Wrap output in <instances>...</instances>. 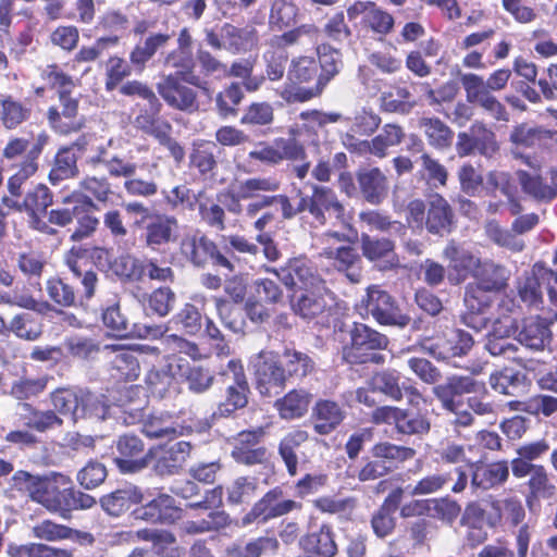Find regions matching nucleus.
<instances>
[{
    "instance_id": "f257e3e1",
    "label": "nucleus",
    "mask_w": 557,
    "mask_h": 557,
    "mask_svg": "<svg viewBox=\"0 0 557 557\" xmlns=\"http://www.w3.org/2000/svg\"><path fill=\"white\" fill-rule=\"evenodd\" d=\"M344 66L339 49L330 44L315 47V57L296 55L287 70V85L282 94L287 102H307L322 96Z\"/></svg>"
},
{
    "instance_id": "f03ea898",
    "label": "nucleus",
    "mask_w": 557,
    "mask_h": 557,
    "mask_svg": "<svg viewBox=\"0 0 557 557\" xmlns=\"http://www.w3.org/2000/svg\"><path fill=\"white\" fill-rule=\"evenodd\" d=\"M79 191H73L63 198V207L50 210V220L55 226L65 227L76 222L70 238L79 242L90 237L99 226V219L94 214L98 203L108 205L114 195L107 176L86 175L79 182Z\"/></svg>"
},
{
    "instance_id": "7ed1b4c3",
    "label": "nucleus",
    "mask_w": 557,
    "mask_h": 557,
    "mask_svg": "<svg viewBox=\"0 0 557 557\" xmlns=\"http://www.w3.org/2000/svg\"><path fill=\"white\" fill-rule=\"evenodd\" d=\"M48 512L70 520L75 511L91 509L97 500L76 488L72 479L61 472H50L37 503Z\"/></svg>"
},
{
    "instance_id": "20e7f679",
    "label": "nucleus",
    "mask_w": 557,
    "mask_h": 557,
    "mask_svg": "<svg viewBox=\"0 0 557 557\" xmlns=\"http://www.w3.org/2000/svg\"><path fill=\"white\" fill-rule=\"evenodd\" d=\"M48 136L39 134L34 144L21 136H11L2 149V158L8 161L22 160L16 164V171L8 180V190L11 197H21L25 183L39 169V158L47 144Z\"/></svg>"
},
{
    "instance_id": "39448f33",
    "label": "nucleus",
    "mask_w": 557,
    "mask_h": 557,
    "mask_svg": "<svg viewBox=\"0 0 557 557\" xmlns=\"http://www.w3.org/2000/svg\"><path fill=\"white\" fill-rule=\"evenodd\" d=\"M66 264L76 278H81L83 290L76 293L74 286L66 282L65 278L50 277L47 281L46 289L51 301L60 307H77L90 300L96 293L98 284V275L92 270L84 268L86 262L78 253H74V248L71 249V255L66 259Z\"/></svg>"
},
{
    "instance_id": "423d86ee",
    "label": "nucleus",
    "mask_w": 557,
    "mask_h": 557,
    "mask_svg": "<svg viewBox=\"0 0 557 557\" xmlns=\"http://www.w3.org/2000/svg\"><path fill=\"white\" fill-rule=\"evenodd\" d=\"M406 222L414 230H426L429 234L442 237L451 233L455 213L442 195L434 194L426 202L422 199L409 201L406 208Z\"/></svg>"
},
{
    "instance_id": "0eeeda50",
    "label": "nucleus",
    "mask_w": 557,
    "mask_h": 557,
    "mask_svg": "<svg viewBox=\"0 0 557 557\" xmlns=\"http://www.w3.org/2000/svg\"><path fill=\"white\" fill-rule=\"evenodd\" d=\"M349 342L342 348L343 360L350 366L383 364L389 338L384 333L362 322H352L348 331Z\"/></svg>"
},
{
    "instance_id": "6e6552de",
    "label": "nucleus",
    "mask_w": 557,
    "mask_h": 557,
    "mask_svg": "<svg viewBox=\"0 0 557 557\" xmlns=\"http://www.w3.org/2000/svg\"><path fill=\"white\" fill-rule=\"evenodd\" d=\"M198 90L210 95L209 82L201 76L165 75L157 84V91L172 109L195 113L200 109Z\"/></svg>"
},
{
    "instance_id": "1a4fd4ad",
    "label": "nucleus",
    "mask_w": 557,
    "mask_h": 557,
    "mask_svg": "<svg viewBox=\"0 0 557 557\" xmlns=\"http://www.w3.org/2000/svg\"><path fill=\"white\" fill-rule=\"evenodd\" d=\"M327 296L324 283L295 290L289 297L290 309L306 322H313L322 329L335 327L337 311Z\"/></svg>"
},
{
    "instance_id": "9d476101",
    "label": "nucleus",
    "mask_w": 557,
    "mask_h": 557,
    "mask_svg": "<svg viewBox=\"0 0 557 557\" xmlns=\"http://www.w3.org/2000/svg\"><path fill=\"white\" fill-rule=\"evenodd\" d=\"M11 207L27 215L28 227L50 237H58L60 232L53 227L48 208L53 203V193L45 184H36L25 195L13 197Z\"/></svg>"
},
{
    "instance_id": "9b49d317",
    "label": "nucleus",
    "mask_w": 557,
    "mask_h": 557,
    "mask_svg": "<svg viewBox=\"0 0 557 557\" xmlns=\"http://www.w3.org/2000/svg\"><path fill=\"white\" fill-rule=\"evenodd\" d=\"M347 17L357 34L383 41L395 29V17L374 1H355L347 8Z\"/></svg>"
},
{
    "instance_id": "f8f14e48",
    "label": "nucleus",
    "mask_w": 557,
    "mask_h": 557,
    "mask_svg": "<svg viewBox=\"0 0 557 557\" xmlns=\"http://www.w3.org/2000/svg\"><path fill=\"white\" fill-rule=\"evenodd\" d=\"M356 308L363 319L372 317L383 326L404 329L411 321V318L403 312L395 297L379 285L369 286Z\"/></svg>"
},
{
    "instance_id": "ddd939ff",
    "label": "nucleus",
    "mask_w": 557,
    "mask_h": 557,
    "mask_svg": "<svg viewBox=\"0 0 557 557\" xmlns=\"http://www.w3.org/2000/svg\"><path fill=\"white\" fill-rule=\"evenodd\" d=\"M248 156L251 160L268 165H278L285 160L298 162L292 166V172L301 181L307 177L311 165L305 146L296 138L277 137L272 145L265 144L259 150L250 151Z\"/></svg>"
},
{
    "instance_id": "4468645a",
    "label": "nucleus",
    "mask_w": 557,
    "mask_h": 557,
    "mask_svg": "<svg viewBox=\"0 0 557 557\" xmlns=\"http://www.w3.org/2000/svg\"><path fill=\"white\" fill-rule=\"evenodd\" d=\"M321 242L324 245L321 256L350 283H359L362 277V261L356 248L350 245L335 246L337 243L348 242V237L341 232L327 231L322 235Z\"/></svg>"
},
{
    "instance_id": "2eb2a0df",
    "label": "nucleus",
    "mask_w": 557,
    "mask_h": 557,
    "mask_svg": "<svg viewBox=\"0 0 557 557\" xmlns=\"http://www.w3.org/2000/svg\"><path fill=\"white\" fill-rule=\"evenodd\" d=\"M305 213L314 226H325L327 223H343L346 220V209L333 188L312 184L311 193L304 191Z\"/></svg>"
},
{
    "instance_id": "dca6fc26",
    "label": "nucleus",
    "mask_w": 557,
    "mask_h": 557,
    "mask_svg": "<svg viewBox=\"0 0 557 557\" xmlns=\"http://www.w3.org/2000/svg\"><path fill=\"white\" fill-rule=\"evenodd\" d=\"M182 256L194 267L205 268L209 262L216 268L234 272L235 265L227 256L230 249L222 252L218 245L206 234L195 232L186 234L180 243Z\"/></svg>"
},
{
    "instance_id": "f3484780",
    "label": "nucleus",
    "mask_w": 557,
    "mask_h": 557,
    "mask_svg": "<svg viewBox=\"0 0 557 557\" xmlns=\"http://www.w3.org/2000/svg\"><path fill=\"white\" fill-rule=\"evenodd\" d=\"M251 366L255 388L261 397H273L284 391L288 380L278 352L260 350Z\"/></svg>"
},
{
    "instance_id": "a211bd4d",
    "label": "nucleus",
    "mask_w": 557,
    "mask_h": 557,
    "mask_svg": "<svg viewBox=\"0 0 557 557\" xmlns=\"http://www.w3.org/2000/svg\"><path fill=\"white\" fill-rule=\"evenodd\" d=\"M301 509L302 504L300 502L286 498L284 490L281 486H274L255 502L250 510L242 517L240 525L248 527L252 523L265 524Z\"/></svg>"
},
{
    "instance_id": "6ab92c4d",
    "label": "nucleus",
    "mask_w": 557,
    "mask_h": 557,
    "mask_svg": "<svg viewBox=\"0 0 557 557\" xmlns=\"http://www.w3.org/2000/svg\"><path fill=\"white\" fill-rule=\"evenodd\" d=\"M188 361L176 354L164 357V364L152 367L145 376V384L152 397L165 398L177 395L181 391L183 372Z\"/></svg>"
},
{
    "instance_id": "aec40b11",
    "label": "nucleus",
    "mask_w": 557,
    "mask_h": 557,
    "mask_svg": "<svg viewBox=\"0 0 557 557\" xmlns=\"http://www.w3.org/2000/svg\"><path fill=\"white\" fill-rule=\"evenodd\" d=\"M113 463L122 474H135L145 470L152 460L151 449H147L140 436L124 433L112 446Z\"/></svg>"
},
{
    "instance_id": "412c9836",
    "label": "nucleus",
    "mask_w": 557,
    "mask_h": 557,
    "mask_svg": "<svg viewBox=\"0 0 557 557\" xmlns=\"http://www.w3.org/2000/svg\"><path fill=\"white\" fill-rule=\"evenodd\" d=\"M22 407L28 411V414L22 418L26 430H12L5 435V441L12 445L33 447L39 441L32 431L46 433L63 425L62 418L53 410H39L28 403H23Z\"/></svg>"
},
{
    "instance_id": "4be33fe9",
    "label": "nucleus",
    "mask_w": 557,
    "mask_h": 557,
    "mask_svg": "<svg viewBox=\"0 0 557 557\" xmlns=\"http://www.w3.org/2000/svg\"><path fill=\"white\" fill-rule=\"evenodd\" d=\"M265 428L257 426L238 432L234 437L231 456L239 465L252 467L264 465L270 459V451L264 444Z\"/></svg>"
},
{
    "instance_id": "5701e85b",
    "label": "nucleus",
    "mask_w": 557,
    "mask_h": 557,
    "mask_svg": "<svg viewBox=\"0 0 557 557\" xmlns=\"http://www.w3.org/2000/svg\"><path fill=\"white\" fill-rule=\"evenodd\" d=\"M484 382H479L469 375L453 374L445 382L433 386L432 393L441 403L443 409L457 412L462 405L461 397L471 393H486Z\"/></svg>"
},
{
    "instance_id": "b1692460",
    "label": "nucleus",
    "mask_w": 557,
    "mask_h": 557,
    "mask_svg": "<svg viewBox=\"0 0 557 557\" xmlns=\"http://www.w3.org/2000/svg\"><path fill=\"white\" fill-rule=\"evenodd\" d=\"M132 515L135 520H141L150 524L172 525L184 517V509L175 498L166 493H158L145 504H139Z\"/></svg>"
},
{
    "instance_id": "393cba45",
    "label": "nucleus",
    "mask_w": 557,
    "mask_h": 557,
    "mask_svg": "<svg viewBox=\"0 0 557 557\" xmlns=\"http://www.w3.org/2000/svg\"><path fill=\"white\" fill-rule=\"evenodd\" d=\"M140 228L145 246L153 251H159L176 240L180 223L175 215L154 211Z\"/></svg>"
},
{
    "instance_id": "a878e982",
    "label": "nucleus",
    "mask_w": 557,
    "mask_h": 557,
    "mask_svg": "<svg viewBox=\"0 0 557 557\" xmlns=\"http://www.w3.org/2000/svg\"><path fill=\"white\" fill-rule=\"evenodd\" d=\"M275 274L287 288H308L324 283L312 261L306 256L294 257L280 269L267 270Z\"/></svg>"
},
{
    "instance_id": "bb28decb",
    "label": "nucleus",
    "mask_w": 557,
    "mask_h": 557,
    "mask_svg": "<svg viewBox=\"0 0 557 557\" xmlns=\"http://www.w3.org/2000/svg\"><path fill=\"white\" fill-rule=\"evenodd\" d=\"M442 256L447 262V282L458 286L473 273L479 259L471 250L455 239H450L443 249Z\"/></svg>"
},
{
    "instance_id": "cd10ccee",
    "label": "nucleus",
    "mask_w": 557,
    "mask_h": 557,
    "mask_svg": "<svg viewBox=\"0 0 557 557\" xmlns=\"http://www.w3.org/2000/svg\"><path fill=\"white\" fill-rule=\"evenodd\" d=\"M61 110L51 106L47 110V121L50 128L59 135L78 133L85 127V119L78 116L79 101L72 95L59 99Z\"/></svg>"
},
{
    "instance_id": "c85d7f7f",
    "label": "nucleus",
    "mask_w": 557,
    "mask_h": 557,
    "mask_svg": "<svg viewBox=\"0 0 557 557\" xmlns=\"http://www.w3.org/2000/svg\"><path fill=\"white\" fill-rule=\"evenodd\" d=\"M512 475L517 480L529 476L525 482L527 493L524 500L530 511L539 509L542 499H552L557 494V487L550 481L549 473L545 466H540V468H534L531 471H518L512 473Z\"/></svg>"
},
{
    "instance_id": "c756f323",
    "label": "nucleus",
    "mask_w": 557,
    "mask_h": 557,
    "mask_svg": "<svg viewBox=\"0 0 557 557\" xmlns=\"http://www.w3.org/2000/svg\"><path fill=\"white\" fill-rule=\"evenodd\" d=\"M335 536L333 527L329 523L309 529L298 541L297 557H335L338 552Z\"/></svg>"
},
{
    "instance_id": "7c9ffc66",
    "label": "nucleus",
    "mask_w": 557,
    "mask_h": 557,
    "mask_svg": "<svg viewBox=\"0 0 557 557\" xmlns=\"http://www.w3.org/2000/svg\"><path fill=\"white\" fill-rule=\"evenodd\" d=\"M110 358L109 377L115 384H127L139 377L140 364L136 351L131 347L120 345H106Z\"/></svg>"
},
{
    "instance_id": "2f4dec72",
    "label": "nucleus",
    "mask_w": 557,
    "mask_h": 557,
    "mask_svg": "<svg viewBox=\"0 0 557 557\" xmlns=\"http://www.w3.org/2000/svg\"><path fill=\"white\" fill-rule=\"evenodd\" d=\"M453 474L456 480L450 486L455 494L462 493L468 486V473L461 466L455 467L447 471H437L421 478L411 490V495H429L434 494L446 487L453 481Z\"/></svg>"
},
{
    "instance_id": "473e14b6",
    "label": "nucleus",
    "mask_w": 557,
    "mask_h": 557,
    "mask_svg": "<svg viewBox=\"0 0 557 557\" xmlns=\"http://www.w3.org/2000/svg\"><path fill=\"white\" fill-rule=\"evenodd\" d=\"M510 462L506 459L492 462L474 461L470 463L471 485L474 488L488 491L504 485L510 473Z\"/></svg>"
},
{
    "instance_id": "72a5a7b5",
    "label": "nucleus",
    "mask_w": 557,
    "mask_h": 557,
    "mask_svg": "<svg viewBox=\"0 0 557 557\" xmlns=\"http://www.w3.org/2000/svg\"><path fill=\"white\" fill-rule=\"evenodd\" d=\"M395 242L388 237H373L361 234L362 256L370 262L379 264L381 270H392L399 265V258L395 252Z\"/></svg>"
},
{
    "instance_id": "f704fd0d",
    "label": "nucleus",
    "mask_w": 557,
    "mask_h": 557,
    "mask_svg": "<svg viewBox=\"0 0 557 557\" xmlns=\"http://www.w3.org/2000/svg\"><path fill=\"white\" fill-rule=\"evenodd\" d=\"M53 411L59 416H71L74 421L83 418L87 408V394L76 386L58 387L50 395Z\"/></svg>"
},
{
    "instance_id": "c9c22d12",
    "label": "nucleus",
    "mask_w": 557,
    "mask_h": 557,
    "mask_svg": "<svg viewBox=\"0 0 557 557\" xmlns=\"http://www.w3.org/2000/svg\"><path fill=\"white\" fill-rule=\"evenodd\" d=\"M34 115L27 99H21L9 92H0V125L5 131H15L29 122Z\"/></svg>"
},
{
    "instance_id": "e433bc0d",
    "label": "nucleus",
    "mask_w": 557,
    "mask_h": 557,
    "mask_svg": "<svg viewBox=\"0 0 557 557\" xmlns=\"http://www.w3.org/2000/svg\"><path fill=\"white\" fill-rule=\"evenodd\" d=\"M343 407L332 399H318L311 408L310 421L319 435H329L345 420Z\"/></svg>"
},
{
    "instance_id": "4c0bfd02",
    "label": "nucleus",
    "mask_w": 557,
    "mask_h": 557,
    "mask_svg": "<svg viewBox=\"0 0 557 557\" xmlns=\"http://www.w3.org/2000/svg\"><path fill=\"white\" fill-rule=\"evenodd\" d=\"M163 104L159 98L141 108L134 119V126L141 133L160 140L172 133V124L162 115Z\"/></svg>"
},
{
    "instance_id": "58836bf2",
    "label": "nucleus",
    "mask_w": 557,
    "mask_h": 557,
    "mask_svg": "<svg viewBox=\"0 0 557 557\" xmlns=\"http://www.w3.org/2000/svg\"><path fill=\"white\" fill-rule=\"evenodd\" d=\"M510 141L516 147L557 151V131L529 127L528 124L521 123L512 128Z\"/></svg>"
},
{
    "instance_id": "ea45409f",
    "label": "nucleus",
    "mask_w": 557,
    "mask_h": 557,
    "mask_svg": "<svg viewBox=\"0 0 557 557\" xmlns=\"http://www.w3.org/2000/svg\"><path fill=\"white\" fill-rule=\"evenodd\" d=\"M404 494L405 491L401 486L395 487L388 493L382 505L372 515L371 527L377 537L383 539L393 533L396 525V520L393 515L399 508Z\"/></svg>"
},
{
    "instance_id": "a19ab883",
    "label": "nucleus",
    "mask_w": 557,
    "mask_h": 557,
    "mask_svg": "<svg viewBox=\"0 0 557 557\" xmlns=\"http://www.w3.org/2000/svg\"><path fill=\"white\" fill-rule=\"evenodd\" d=\"M357 182L363 199L374 206L383 202L388 194V180L379 168L361 169Z\"/></svg>"
},
{
    "instance_id": "79ce46f5",
    "label": "nucleus",
    "mask_w": 557,
    "mask_h": 557,
    "mask_svg": "<svg viewBox=\"0 0 557 557\" xmlns=\"http://www.w3.org/2000/svg\"><path fill=\"white\" fill-rule=\"evenodd\" d=\"M144 502V493L140 487L128 484L100 497L101 508L112 517H120L133 505Z\"/></svg>"
},
{
    "instance_id": "37998d69",
    "label": "nucleus",
    "mask_w": 557,
    "mask_h": 557,
    "mask_svg": "<svg viewBox=\"0 0 557 557\" xmlns=\"http://www.w3.org/2000/svg\"><path fill=\"white\" fill-rule=\"evenodd\" d=\"M550 324L552 322L541 317L524 318L517 339L530 349L543 350L552 341Z\"/></svg>"
},
{
    "instance_id": "c03bdc74",
    "label": "nucleus",
    "mask_w": 557,
    "mask_h": 557,
    "mask_svg": "<svg viewBox=\"0 0 557 557\" xmlns=\"http://www.w3.org/2000/svg\"><path fill=\"white\" fill-rule=\"evenodd\" d=\"M216 150L218 146L214 141L195 140L189 153V166L195 169L205 180L212 178L219 166Z\"/></svg>"
},
{
    "instance_id": "a18cd8bd",
    "label": "nucleus",
    "mask_w": 557,
    "mask_h": 557,
    "mask_svg": "<svg viewBox=\"0 0 557 557\" xmlns=\"http://www.w3.org/2000/svg\"><path fill=\"white\" fill-rule=\"evenodd\" d=\"M313 395L306 388H293L277 398L274 408L284 420L302 418L309 410Z\"/></svg>"
},
{
    "instance_id": "49530a36",
    "label": "nucleus",
    "mask_w": 557,
    "mask_h": 557,
    "mask_svg": "<svg viewBox=\"0 0 557 557\" xmlns=\"http://www.w3.org/2000/svg\"><path fill=\"white\" fill-rule=\"evenodd\" d=\"M224 50L232 54L246 53L258 46V32L253 27H238L224 23L221 27Z\"/></svg>"
},
{
    "instance_id": "de8ad7c7",
    "label": "nucleus",
    "mask_w": 557,
    "mask_h": 557,
    "mask_svg": "<svg viewBox=\"0 0 557 557\" xmlns=\"http://www.w3.org/2000/svg\"><path fill=\"white\" fill-rule=\"evenodd\" d=\"M467 101L478 106L485 115L495 122H509L510 114L505 104L496 96L488 92L482 85L476 89L463 88Z\"/></svg>"
},
{
    "instance_id": "09e8293b",
    "label": "nucleus",
    "mask_w": 557,
    "mask_h": 557,
    "mask_svg": "<svg viewBox=\"0 0 557 557\" xmlns=\"http://www.w3.org/2000/svg\"><path fill=\"white\" fill-rule=\"evenodd\" d=\"M418 126L423 131L430 147L438 151H446L453 146L455 133L440 117L422 116Z\"/></svg>"
},
{
    "instance_id": "8fccbe9b",
    "label": "nucleus",
    "mask_w": 557,
    "mask_h": 557,
    "mask_svg": "<svg viewBox=\"0 0 557 557\" xmlns=\"http://www.w3.org/2000/svg\"><path fill=\"white\" fill-rule=\"evenodd\" d=\"M250 388H242L227 386L225 389V398L220 401L216 409L212 412L209 419L206 420L207 430L220 419H227L234 417L238 410L247 407L249 403Z\"/></svg>"
},
{
    "instance_id": "3c124183",
    "label": "nucleus",
    "mask_w": 557,
    "mask_h": 557,
    "mask_svg": "<svg viewBox=\"0 0 557 557\" xmlns=\"http://www.w3.org/2000/svg\"><path fill=\"white\" fill-rule=\"evenodd\" d=\"M471 276L475 280L474 284L493 293H498L508 286L509 275L506 268L491 260L479 259V264L475 265Z\"/></svg>"
},
{
    "instance_id": "603ef678",
    "label": "nucleus",
    "mask_w": 557,
    "mask_h": 557,
    "mask_svg": "<svg viewBox=\"0 0 557 557\" xmlns=\"http://www.w3.org/2000/svg\"><path fill=\"white\" fill-rule=\"evenodd\" d=\"M549 449L550 446L546 438L523 443L516 449L517 456L510 460L511 473L540 468L542 465L534 463V461L543 458Z\"/></svg>"
},
{
    "instance_id": "864d4df0",
    "label": "nucleus",
    "mask_w": 557,
    "mask_h": 557,
    "mask_svg": "<svg viewBox=\"0 0 557 557\" xmlns=\"http://www.w3.org/2000/svg\"><path fill=\"white\" fill-rule=\"evenodd\" d=\"M474 342L472 336L465 332L458 331L456 338H437L428 349L436 360H447L454 357L467 355L472 348Z\"/></svg>"
},
{
    "instance_id": "5fc2aeb1",
    "label": "nucleus",
    "mask_w": 557,
    "mask_h": 557,
    "mask_svg": "<svg viewBox=\"0 0 557 557\" xmlns=\"http://www.w3.org/2000/svg\"><path fill=\"white\" fill-rule=\"evenodd\" d=\"M171 39L170 34L154 33L149 35L144 44H137L129 53V64L134 72L141 73L147 63L153 58L160 48L168 45Z\"/></svg>"
},
{
    "instance_id": "6e6d98bb",
    "label": "nucleus",
    "mask_w": 557,
    "mask_h": 557,
    "mask_svg": "<svg viewBox=\"0 0 557 557\" xmlns=\"http://www.w3.org/2000/svg\"><path fill=\"white\" fill-rule=\"evenodd\" d=\"M309 440V433L300 428L286 433L278 443L277 453L283 460L289 476L298 473V457L296 450Z\"/></svg>"
},
{
    "instance_id": "4d7b16f0",
    "label": "nucleus",
    "mask_w": 557,
    "mask_h": 557,
    "mask_svg": "<svg viewBox=\"0 0 557 557\" xmlns=\"http://www.w3.org/2000/svg\"><path fill=\"white\" fill-rule=\"evenodd\" d=\"M485 510L479 502H470L466 505L460 524L467 528V540L471 546L482 544L487 539L484 530Z\"/></svg>"
},
{
    "instance_id": "13d9d810",
    "label": "nucleus",
    "mask_w": 557,
    "mask_h": 557,
    "mask_svg": "<svg viewBox=\"0 0 557 557\" xmlns=\"http://www.w3.org/2000/svg\"><path fill=\"white\" fill-rule=\"evenodd\" d=\"M416 454L417 451L412 447L396 445L387 441L377 442L371 448L372 457L380 460L381 465L391 467V472L399 465L411 460Z\"/></svg>"
},
{
    "instance_id": "bf43d9fd",
    "label": "nucleus",
    "mask_w": 557,
    "mask_h": 557,
    "mask_svg": "<svg viewBox=\"0 0 557 557\" xmlns=\"http://www.w3.org/2000/svg\"><path fill=\"white\" fill-rule=\"evenodd\" d=\"M191 445L189 442L180 441L171 445L158 457L154 470L160 475L177 473L189 457Z\"/></svg>"
},
{
    "instance_id": "052dcab7",
    "label": "nucleus",
    "mask_w": 557,
    "mask_h": 557,
    "mask_svg": "<svg viewBox=\"0 0 557 557\" xmlns=\"http://www.w3.org/2000/svg\"><path fill=\"white\" fill-rule=\"evenodd\" d=\"M517 323L513 319L506 318L505 324L500 318L496 319L493 331L488 334L485 348L492 356L505 355L508 351H516L517 346L507 342V338L516 332Z\"/></svg>"
},
{
    "instance_id": "680f3d73",
    "label": "nucleus",
    "mask_w": 557,
    "mask_h": 557,
    "mask_svg": "<svg viewBox=\"0 0 557 557\" xmlns=\"http://www.w3.org/2000/svg\"><path fill=\"white\" fill-rule=\"evenodd\" d=\"M244 98L245 94L240 83L231 82L226 84L214 97L218 115L223 120L236 117Z\"/></svg>"
},
{
    "instance_id": "e2e57ef3",
    "label": "nucleus",
    "mask_w": 557,
    "mask_h": 557,
    "mask_svg": "<svg viewBox=\"0 0 557 557\" xmlns=\"http://www.w3.org/2000/svg\"><path fill=\"white\" fill-rule=\"evenodd\" d=\"M44 327L42 319L32 312H20L9 322V332L26 342L40 339L44 334Z\"/></svg>"
},
{
    "instance_id": "0e129e2a",
    "label": "nucleus",
    "mask_w": 557,
    "mask_h": 557,
    "mask_svg": "<svg viewBox=\"0 0 557 557\" xmlns=\"http://www.w3.org/2000/svg\"><path fill=\"white\" fill-rule=\"evenodd\" d=\"M196 205L201 222L219 232L226 228L225 209L209 196L205 189L197 193Z\"/></svg>"
},
{
    "instance_id": "69168bd1",
    "label": "nucleus",
    "mask_w": 557,
    "mask_h": 557,
    "mask_svg": "<svg viewBox=\"0 0 557 557\" xmlns=\"http://www.w3.org/2000/svg\"><path fill=\"white\" fill-rule=\"evenodd\" d=\"M77 154L71 148L61 147L58 149L48 180L52 185L73 178L78 175Z\"/></svg>"
},
{
    "instance_id": "338daca9",
    "label": "nucleus",
    "mask_w": 557,
    "mask_h": 557,
    "mask_svg": "<svg viewBox=\"0 0 557 557\" xmlns=\"http://www.w3.org/2000/svg\"><path fill=\"white\" fill-rule=\"evenodd\" d=\"M280 543L274 536H258L245 544L234 543L227 548L228 557H262L267 553H276Z\"/></svg>"
},
{
    "instance_id": "774afa93",
    "label": "nucleus",
    "mask_w": 557,
    "mask_h": 557,
    "mask_svg": "<svg viewBox=\"0 0 557 557\" xmlns=\"http://www.w3.org/2000/svg\"><path fill=\"white\" fill-rule=\"evenodd\" d=\"M283 359V370L287 380L292 377L301 380L315 369V362L311 356L294 348H285Z\"/></svg>"
}]
</instances>
